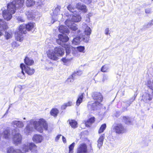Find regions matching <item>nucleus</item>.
Listing matches in <instances>:
<instances>
[{
	"instance_id": "1",
	"label": "nucleus",
	"mask_w": 153,
	"mask_h": 153,
	"mask_svg": "<svg viewBox=\"0 0 153 153\" xmlns=\"http://www.w3.org/2000/svg\"><path fill=\"white\" fill-rule=\"evenodd\" d=\"M33 126L36 130L40 133L43 132V128L47 130L48 128V125L44 119L42 118L37 119L35 120L32 119L30 120L29 123L28 124L24 129L25 133L26 135L30 133L33 129Z\"/></svg>"
},
{
	"instance_id": "2",
	"label": "nucleus",
	"mask_w": 153,
	"mask_h": 153,
	"mask_svg": "<svg viewBox=\"0 0 153 153\" xmlns=\"http://www.w3.org/2000/svg\"><path fill=\"white\" fill-rule=\"evenodd\" d=\"M35 26V23H29L27 25H22L20 26L19 31L15 33V37L17 41L21 42L23 40V34H26L27 30L28 31H31L33 30Z\"/></svg>"
},
{
	"instance_id": "3",
	"label": "nucleus",
	"mask_w": 153,
	"mask_h": 153,
	"mask_svg": "<svg viewBox=\"0 0 153 153\" xmlns=\"http://www.w3.org/2000/svg\"><path fill=\"white\" fill-rule=\"evenodd\" d=\"M64 53V50L61 47H56L53 50L50 49L47 52L48 57L53 60L56 61L58 59L59 56H62Z\"/></svg>"
},
{
	"instance_id": "4",
	"label": "nucleus",
	"mask_w": 153,
	"mask_h": 153,
	"mask_svg": "<svg viewBox=\"0 0 153 153\" xmlns=\"http://www.w3.org/2000/svg\"><path fill=\"white\" fill-rule=\"evenodd\" d=\"M92 97L93 99L96 100L94 103H93L92 105L89 104L88 105V107L90 108L93 110H95L97 109V105H99L102 101L103 98L101 94L98 92H95L93 93Z\"/></svg>"
},
{
	"instance_id": "5",
	"label": "nucleus",
	"mask_w": 153,
	"mask_h": 153,
	"mask_svg": "<svg viewBox=\"0 0 153 153\" xmlns=\"http://www.w3.org/2000/svg\"><path fill=\"white\" fill-rule=\"evenodd\" d=\"M24 2V0H13L10 3V19L12 17L11 15L15 12L16 8L22 7Z\"/></svg>"
},
{
	"instance_id": "6",
	"label": "nucleus",
	"mask_w": 153,
	"mask_h": 153,
	"mask_svg": "<svg viewBox=\"0 0 153 153\" xmlns=\"http://www.w3.org/2000/svg\"><path fill=\"white\" fill-rule=\"evenodd\" d=\"M65 25L72 30L71 33L72 36L78 35L80 34V31L79 30H78L76 25L74 23H73L70 19H67L65 21Z\"/></svg>"
},
{
	"instance_id": "7",
	"label": "nucleus",
	"mask_w": 153,
	"mask_h": 153,
	"mask_svg": "<svg viewBox=\"0 0 153 153\" xmlns=\"http://www.w3.org/2000/svg\"><path fill=\"white\" fill-rule=\"evenodd\" d=\"M60 9L61 7L59 6H57L55 9L53 11V12L51 13L52 18V21H53L52 22V23H53L55 21L59 20L62 18V15L59 13Z\"/></svg>"
},
{
	"instance_id": "8",
	"label": "nucleus",
	"mask_w": 153,
	"mask_h": 153,
	"mask_svg": "<svg viewBox=\"0 0 153 153\" xmlns=\"http://www.w3.org/2000/svg\"><path fill=\"white\" fill-rule=\"evenodd\" d=\"M90 149L88 151L87 146L85 143H81L78 146L76 150V153H94L93 150L91 145H90Z\"/></svg>"
},
{
	"instance_id": "9",
	"label": "nucleus",
	"mask_w": 153,
	"mask_h": 153,
	"mask_svg": "<svg viewBox=\"0 0 153 153\" xmlns=\"http://www.w3.org/2000/svg\"><path fill=\"white\" fill-rule=\"evenodd\" d=\"M0 29L4 30L5 31L4 37L6 39L10 38V32L8 29V27L6 22L1 19H0Z\"/></svg>"
},
{
	"instance_id": "10",
	"label": "nucleus",
	"mask_w": 153,
	"mask_h": 153,
	"mask_svg": "<svg viewBox=\"0 0 153 153\" xmlns=\"http://www.w3.org/2000/svg\"><path fill=\"white\" fill-rule=\"evenodd\" d=\"M19 132V131H12L13 142L16 145H18L21 143L22 136Z\"/></svg>"
},
{
	"instance_id": "11",
	"label": "nucleus",
	"mask_w": 153,
	"mask_h": 153,
	"mask_svg": "<svg viewBox=\"0 0 153 153\" xmlns=\"http://www.w3.org/2000/svg\"><path fill=\"white\" fill-rule=\"evenodd\" d=\"M64 45V48L66 53V58H62L61 60L63 62L66 63L70 61L72 59V58H69V54L71 52L72 46L70 45L67 44H65Z\"/></svg>"
},
{
	"instance_id": "12",
	"label": "nucleus",
	"mask_w": 153,
	"mask_h": 153,
	"mask_svg": "<svg viewBox=\"0 0 153 153\" xmlns=\"http://www.w3.org/2000/svg\"><path fill=\"white\" fill-rule=\"evenodd\" d=\"M59 39L56 40L57 43L64 47L65 44L68 45L67 43H64L67 42L69 40V38L65 34H60L58 35Z\"/></svg>"
},
{
	"instance_id": "13",
	"label": "nucleus",
	"mask_w": 153,
	"mask_h": 153,
	"mask_svg": "<svg viewBox=\"0 0 153 153\" xmlns=\"http://www.w3.org/2000/svg\"><path fill=\"white\" fill-rule=\"evenodd\" d=\"M11 126L15 128L12 131H19V129L22 128L24 126V124L21 121L15 120L12 122Z\"/></svg>"
},
{
	"instance_id": "14",
	"label": "nucleus",
	"mask_w": 153,
	"mask_h": 153,
	"mask_svg": "<svg viewBox=\"0 0 153 153\" xmlns=\"http://www.w3.org/2000/svg\"><path fill=\"white\" fill-rule=\"evenodd\" d=\"M20 68L22 70V74L24 75L23 70H24L25 72L29 75L33 74L35 70L33 68H31L30 67L25 66L23 64H22L20 65Z\"/></svg>"
},
{
	"instance_id": "15",
	"label": "nucleus",
	"mask_w": 153,
	"mask_h": 153,
	"mask_svg": "<svg viewBox=\"0 0 153 153\" xmlns=\"http://www.w3.org/2000/svg\"><path fill=\"white\" fill-rule=\"evenodd\" d=\"M29 149L28 143L24 144L22 150L18 149H14L10 147V153H24L28 152Z\"/></svg>"
},
{
	"instance_id": "16",
	"label": "nucleus",
	"mask_w": 153,
	"mask_h": 153,
	"mask_svg": "<svg viewBox=\"0 0 153 153\" xmlns=\"http://www.w3.org/2000/svg\"><path fill=\"white\" fill-rule=\"evenodd\" d=\"M114 130L117 134H123L126 132V130L123 125L120 123L117 124L114 128Z\"/></svg>"
},
{
	"instance_id": "17",
	"label": "nucleus",
	"mask_w": 153,
	"mask_h": 153,
	"mask_svg": "<svg viewBox=\"0 0 153 153\" xmlns=\"http://www.w3.org/2000/svg\"><path fill=\"white\" fill-rule=\"evenodd\" d=\"M10 3H8L7 5V10H4L3 11L2 15L4 19L8 21L10 20Z\"/></svg>"
},
{
	"instance_id": "18",
	"label": "nucleus",
	"mask_w": 153,
	"mask_h": 153,
	"mask_svg": "<svg viewBox=\"0 0 153 153\" xmlns=\"http://www.w3.org/2000/svg\"><path fill=\"white\" fill-rule=\"evenodd\" d=\"M73 13L74 14L72 16L71 18L69 19H70L71 22H78L81 21L82 18L80 15L77 13L76 12Z\"/></svg>"
},
{
	"instance_id": "19",
	"label": "nucleus",
	"mask_w": 153,
	"mask_h": 153,
	"mask_svg": "<svg viewBox=\"0 0 153 153\" xmlns=\"http://www.w3.org/2000/svg\"><path fill=\"white\" fill-rule=\"evenodd\" d=\"M76 7L78 10H80L84 13L86 12L87 10L86 6L81 3H78L76 4Z\"/></svg>"
},
{
	"instance_id": "20",
	"label": "nucleus",
	"mask_w": 153,
	"mask_h": 153,
	"mask_svg": "<svg viewBox=\"0 0 153 153\" xmlns=\"http://www.w3.org/2000/svg\"><path fill=\"white\" fill-rule=\"evenodd\" d=\"M43 139V137L39 134H35L33 137V141L36 143H41Z\"/></svg>"
},
{
	"instance_id": "21",
	"label": "nucleus",
	"mask_w": 153,
	"mask_h": 153,
	"mask_svg": "<svg viewBox=\"0 0 153 153\" xmlns=\"http://www.w3.org/2000/svg\"><path fill=\"white\" fill-rule=\"evenodd\" d=\"M153 96L149 93H146L143 96V99L146 102H148L152 100Z\"/></svg>"
},
{
	"instance_id": "22",
	"label": "nucleus",
	"mask_w": 153,
	"mask_h": 153,
	"mask_svg": "<svg viewBox=\"0 0 153 153\" xmlns=\"http://www.w3.org/2000/svg\"><path fill=\"white\" fill-rule=\"evenodd\" d=\"M59 32L63 34H68L69 33V31L68 27L64 25H61L59 27Z\"/></svg>"
},
{
	"instance_id": "23",
	"label": "nucleus",
	"mask_w": 153,
	"mask_h": 153,
	"mask_svg": "<svg viewBox=\"0 0 153 153\" xmlns=\"http://www.w3.org/2000/svg\"><path fill=\"white\" fill-rule=\"evenodd\" d=\"M85 47L84 46H79L76 48V51L74 52V54L75 56H78L79 54H78V51L84 53V52Z\"/></svg>"
},
{
	"instance_id": "24",
	"label": "nucleus",
	"mask_w": 153,
	"mask_h": 153,
	"mask_svg": "<svg viewBox=\"0 0 153 153\" xmlns=\"http://www.w3.org/2000/svg\"><path fill=\"white\" fill-rule=\"evenodd\" d=\"M104 139V134H103L101 135L99 139H98L97 141V146L100 149V148L102 146L103 141V140Z\"/></svg>"
},
{
	"instance_id": "25",
	"label": "nucleus",
	"mask_w": 153,
	"mask_h": 153,
	"mask_svg": "<svg viewBox=\"0 0 153 153\" xmlns=\"http://www.w3.org/2000/svg\"><path fill=\"white\" fill-rule=\"evenodd\" d=\"M83 27L85 28V34L87 36H89L91 34V30L90 28L85 23H83Z\"/></svg>"
},
{
	"instance_id": "26",
	"label": "nucleus",
	"mask_w": 153,
	"mask_h": 153,
	"mask_svg": "<svg viewBox=\"0 0 153 153\" xmlns=\"http://www.w3.org/2000/svg\"><path fill=\"white\" fill-rule=\"evenodd\" d=\"M25 64L28 66L32 65L34 63L33 60L27 57H26L24 59Z\"/></svg>"
},
{
	"instance_id": "27",
	"label": "nucleus",
	"mask_w": 153,
	"mask_h": 153,
	"mask_svg": "<svg viewBox=\"0 0 153 153\" xmlns=\"http://www.w3.org/2000/svg\"><path fill=\"white\" fill-rule=\"evenodd\" d=\"M82 39L81 36H76L74 38L72 41V43L73 45H76L79 44Z\"/></svg>"
},
{
	"instance_id": "28",
	"label": "nucleus",
	"mask_w": 153,
	"mask_h": 153,
	"mask_svg": "<svg viewBox=\"0 0 153 153\" xmlns=\"http://www.w3.org/2000/svg\"><path fill=\"white\" fill-rule=\"evenodd\" d=\"M29 146V149L32 152L36 151L37 146L34 143H28Z\"/></svg>"
},
{
	"instance_id": "29",
	"label": "nucleus",
	"mask_w": 153,
	"mask_h": 153,
	"mask_svg": "<svg viewBox=\"0 0 153 153\" xmlns=\"http://www.w3.org/2000/svg\"><path fill=\"white\" fill-rule=\"evenodd\" d=\"M84 93H82L78 97V98L76 101V105L77 106H79L82 102L83 98Z\"/></svg>"
},
{
	"instance_id": "30",
	"label": "nucleus",
	"mask_w": 153,
	"mask_h": 153,
	"mask_svg": "<svg viewBox=\"0 0 153 153\" xmlns=\"http://www.w3.org/2000/svg\"><path fill=\"white\" fill-rule=\"evenodd\" d=\"M3 137L7 139L10 136V130L8 128L6 129L3 134Z\"/></svg>"
},
{
	"instance_id": "31",
	"label": "nucleus",
	"mask_w": 153,
	"mask_h": 153,
	"mask_svg": "<svg viewBox=\"0 0 153 153\" xmlns=\"http://www.w3.org/2000/svg\"><path fill=\"white\" fill-rule=\"evenodd\" d=\"M67 9L70 12L73 13L76 12V8L72 4H69L67 7Z\"/></svg>"
},
{
	"instance_id": "32",
	"label": "nucleus",
	"mask_w": 153,
	"mask_h": 153,
	"mask_svg": "<svg viewBox=\"0 0 153 153\" xmlns=\"http://www.w3.org/2000/svg\"><path fill=\"white\" fill-rule=\"evenodd\" d=\"M59 113V110L56 108L52 109L50 112L51 114L54 117H56Z\"/></svg>"
},
{
	"instance_id": "33",
	"label": "nucleus",
	"mask_w": 153,
	"mask_h": 153,
	"mask_svg": "<svg viewBox=\"0 0 153 153\" xmlns=\"http://www.w3.org/2000/svg\"><path fill=\"white\" fill-rule=\"evenodd\" d=\"M26 6L28 7H32L35 4V1L33 0H27L25 2Z\"/></svg>"
},
{
	"instance_id": "34",
	"label": "nucleus",
	"mask_w": 153,
	"mask_h": 153,
	"mask_svg": "<svg viewBox=\"0 0 153 153\" xmlns=\"http://www.w3.org/2000/svg\"><path fill=\"white\" fill-rule=\"evenodd\" d=\"M69 124L73 128H75L77 127V123L74 120H71L69 121Z\"/></svg>"
},
{
	"instance_id": "35",
	"label": "nucleus",
	"mask_w": 153,
	"mask_h": 153,
	"mask_svg": "<svg viewBox=\"0 0 153 153\" xmlns=\"http://www.w3.org/2000/svg\"><path fill=\"white\" fill-rule=\"evenodd\" d=\"M123 121L126 124H129L131 123V118L128 117H123Z\"/></svg>"
},
{
	"instance_id": "36",
	"label": "nucleus",
	"mask_w": 153,
	"mask_h": 153,
	"mask_svg": "<svg viewBox=\"0 0 153 153\" xmlns=\"http://www.w3.org/2000/svg\"><path fill=\"white\" fill-rule=\"evenodd\" d=\"M75 78V77L72 74L71 76H70L68 78L66 81V82L67 83L70 84V83L73 82Z\"/></svg>"
},
{
	"instance_id": "37",
	"label": "nucleus",
	"mask_w": 153,
	"mask_h": 153,
	"mask_svg": "<svg viewBox=\"0 0 153 153\" xmlns=\"http://www.w3.org/2000/svg\"><path fill=\"white\" fill-rule=\"evenodd\" d=\"M75 143L74 142L72 143L71 144L69 147V152L68 153H73L74 149L75 146Z\"/></svg>"
},
{
	"instance_id": "38",
	"label": "nucleus",
	"mask_w": 153,
	"mask_h": 153,
	"mask_svg": "<svg viewBox=\"0 0 153 153\" xmlns=\"http://www.w3.org/2000/svg\"><path fill=\"white\" fill-rule=\"evenodd\" d=\"M106 128V124H102L100 127L99 131L98 133L99 134L102 133L103 132L104 130Z\"/></svg>"
},
{
	"instance_id": "39",
	"label": "nucleus",
	"mask_w": 153,
	"mask_h": 153,
	"mask_svg": "<svg viewBox=\"0 0 153 153\" xmlns=\"http://www.w3.org/2000/svg\"><path fill=\"white\" fill-rule=\"evenodd\" d=\"M72 105V102L71 101H69L68 102L64 104L62 106V109H65L67 106H71Z\"/></svg>"
},
{
	"instance_id": "40",
	"label": "nucleus",
	"mask_w": 153,
	"mask_h": 153,
	"mask_svg": "<svg viewBox=\"0 0 153 153\" xmlns=\"http://www.w3.org/2000/svg\"><path fill=\"white\" fill-rule=\"evenodd\" d=\"M108 69L109 67L108 66L104 65L102 67L101 71L103 72H106L108 71Z\"/></svg>"
},
{
	"instance_id": "41",
	"label": "nucleus",
	"mask_w": 153,
	"mask_h": 153,
	"mask_svg": "<svg viewBox=\"0 0 153 153\" xmlns=\"http://www.w3.org/2000/svg\"><path fill=\"white\" fill-rule=\"evenodd\" d=\"M85 36V35L82 36L81 38H82V39H81L82 40H83V41L85 42H87L89 40V37L88 36Z\"/></svg>"
},
{
	"instance_id": "42",
	"label": "nucleus",
	"mask_w": 153,
	"mask_h": 153,
	"mask_svg": "<svg viewBox=\"0 0 153 153\" xmlns=\"http://www.w3.org/2000/svg\"><path fill=\"white\" fill-rule=\"evenodd\" d=\"M20 44L19 43L16 42H13L11 43L12 47L13 48H17L19 46Z\"/></svg>"
},
{
	"instance_id": "43",
	"label": "nucleus",
	"mask_w": 153,
	"mask_h": 153,
	"mask_svg": "<svg viewBox=\"0 0 153 153\" xmlns=\"http://www.w3.org/2000/svg\"><path fill=\"white\" fill-rule=\"evenodd\" d=\"M82 71L79 70H78L76 71H75L73 75L75 76L76 75L80 76L82 74Z\"/></svg>"
},
{
	"instance_id": "44",
	"label": "nucleus",
	"mask_w": 153,
	"mask_h": 153,
	"mask_svg": "<svg viewBox=\"0 0 153 153\" xmlns=\"http://www.w3.org/2000/svg\"><path fill=\"white\" fill-rule=\"evenodd\" d=\"M147 86L151 89L153 90V87L151 84V81L148 80L147 81Z\"/></svg>"
},
{
	"instance_id": "45",
	"label": "nucleus",
	"mask_w": 153,
	"mask_h": 153,
	"mask_svg": "<svg viewBox=\"0 0 153 153\" xmlns=\"http://www.w3.org/2000/svg\"><path fill=\"white\" fill-rule=\"evenodd\" d=\"M153 25V19L149 21L146 27H149Z\"/></svg>"
},
{
	"instance_id": "46",
	"label": "nucleus",
	"mask_w": 153,
	"mask_h": 153,
	"mask_svg": "<svg viewBox=\"0 0 153 153\" xmlns=\"http://www.w3.org/2000/svg\"><path fill=\"white\" fill-rule=\"evenodd\" d=\"M152 11V9L150 8H147L145 9V13L146 14L151 13Z\"/></svg>"
},
{
	"instance_id": "47",
	"label": "nucleus",
	"mask_w": 153,
	"mask_h": 153,
	"mask_svg": "<svg viewBox=\"0 0 153 153\" xmlns=\"http://www.w3.org/2000/svg\"><path fill=\"white\" fill-rule=\"evenodd\" d=\"M95 118L94 117H92L89 119L87 122L88 123L91 124L93 123L94 121Z\"/></svg>"
},
{
	"instance_id": "48",
	"label": "nucleus",
	"mask_w": 153,
	"mask_h": 153,
	"mask_svg": "<svg viewBox=\"0 0 153 153\" xmlns=\"http://www.w3.org/2000/svg\"><path fill=\"white\" fill-rule=\"evenodd\" d=\"M26 15H27V17L28 19H29L30 20L34 18V17L32 14H29L28 13V14L27 13Z\"/></svg>"
},
{
	"instance_id": "49",
	"label": "nucleus",
	"mask_w": 153,
	"mask_h": 153,
	"mask_svg": "<svg viewBox=\"0 0 153 153\" xmlns=\"http://www.w3.org/2000/svg\"><path fill=\"white\" fill-rule=\"evenodd\" d=\"M105 34L107 35L108 34H110V30L109 29V28H106L105 30Z\"/></svg>"
},
{
	"instance_id": "50",
	"label": "nucleus",
	"mask_w": 153,
	"mask_h": 153,
	"mask_svg": "<svg viewBox=\"0 0 153 153\" xmlns=\"http://www.w3.org/2000/svg\"><path fill=\"white\" fill-rule=\"evenodd\" d=\"M43 4V3L41 0H38L37 2V5L38 6H41Z\"/></svg>"
},
{
	"instance_id": "51",
	"label": "nucleus",
	"mask_w": 153,
	"mask_h": 153,
	"mask_svg": "<svg viewBox=\"0 0 153 153\" xmlns=\"http://www.w3.org/2000/svg\"><path fill=\"white\" fill-rule=\"evenodd\" d=\"M18 21L20 22H23L24 21V19L22 18V17L19 16V17L17 19Z\"/></svg>"
},
{
	"instance_id": "52",
	"label": "nucleus",
	"mask_w": 153,
	"mask_h": 153,
	"mask_svg": "<svg viewBox=\"0 0 153 153\" xmlns=\"http://www.w3.org/2000/svg\"><path fill=\"white\" fill-rule=\"evenodd\" d=\"M108 78L107 76L104 75L102 79V81L104 82L105 81L107 80L108 79Z\"/></svg>"
},
{
	"instance_id": "53",
	"label": "nucleus",
	"mask_w": 153,
	"mask_h": 153,
	"mask_svg": "<svg viewBox=\"0 0 153 153\" xmlns=\"http://www.w3.org/2000/svg\"><path fill=\"white\" fill-rule=\"evenodd\" d=\"M61 135L59 134L58 135H57L56 137L55 138V140L56 141H57L58 140H59V138L61 136Z\"/></svg>"
},
{
	"instance_id": "54",
	"label": "nucleus",
	"mask_w": 153,
	"mask_h": 153,
	"mask_svg": "<svg viewBox=\"0 0 153 153\" xmlns=\"http://www.w3.org/2000/svg\"><path fill=\"white\" fill-rule=\"evenodd\" d=\"M84 1L88 4H90L92 1L91 0H84Z\"/></svg>"
},
{
	"instance_id": "55",
	"label": "nucleus",
	"mask_w": 153,
	"mask_h": 153,
	"mask_svg": "<svg viewBox=\"0 0 153 153\" xmlns=\"http://www.w3.org/2000/svg\"><path fill=\"white\" fill-rule=\"evenodd\" d=\"M62 139L64 143H65L66 142V138L63 136H62Z\"/></svg>"
},
{
	"instance_id": "56",
	"label": "nucleus",
	"mask_w": 153,
	"mask_h": 153,
	"mask_svg": "<svg viewBox=\"0 0 153 153\" xmlns=\"http://www.w3.org/2000/svg\"><path fill=\"white\" fill-rule=\"evenodd\" d=\"M9 108H10V106H9V108H8V110L6 112V113L4 114V116H5L6 115V114L8 112V109H9Z\"/></svg>"
},
{
	"instance_id": "57",
	"label": "nucleus",
	"mask_w": 153,
	"mask_h": 153,
	"mask_svg": "<svg viewBox=\"0 0 153 153\" xmlns=\"http://www.w3.org/2000/svg\"><path fill=\"white\" fill-rule=\"evenodd\" d=\"M2 34V33L1 31V30H0V36H1Z\"/></svg>"
},
{
	"instance_id": "58",
	"label": "nucleus",
	"mask_w": 153,
	"mask_h": 153,
	"mask_svg": "<svg viewBox=\"0 0 153 153\" xmlns=\"http://www.w3.org/2000/svg\"><path fill=\"white\" fill-rule=\"evenodd\" d=\"M46 69H47L48 70V69H52V68L50 67V68H46Z\"/></svg>"
},
{
	"instance_id": "59",
	"label": "nucleus",
	"mask_w": 153,
	"mask_h": 153,
	"mask_svg": "<svg viewBox=\"0 0 153 153\" xmlns=\"http://www.w3.org/2000/svg\"><path fill=\"white\" fill-rule=\"evenodd\" d=\"M131 103H129V104H128V106H129L130 104Z\"/></svg>"
},
{
	"instance_id": "60",
	"label": "nucleus",
	"mask_w": 153,
	"mask_h": 153,
	"mask_svg": "<svg viewBox=\"0 0 153 153\" xmlns=\"http://www.w3.org/2000/svg\"><path fill=\"white\" fill-rule=\"evenodd\" d=\"M23 119H24V120H25V119H26V118H25V117H24V118H23Z\"/></svg>"
},
{
	"instance_id": "61",
	"label": "nucleus",
	"mask_w": 153,
	"mask_h": 153,
	"mask_svg": "<svg viewBox=\"0 0 153 153\" xmlns=\"http://www.w3.org/2000/svg\"><path fill=\"white\" fill-rule=\"evenodd\" d=\"M152 128L153 129V125H152Z\"/></svg>"
},
{
	"instance_id": "62",
	"label": "nucleus",
	"mask_w": 153,
	"mask_h": 153,
	"mask_svg": "<svg viewBox=\"0 0 153 153\" xmlns=\"http://www.w3.org/2000/svg\"><path fill=\"white\" fill-rule=\"evenodd\" d=\"M66 15L67 16H68V13H67V14Z\"/></svg>"
},
{
	"instance_id": "63",
	"label": "nucleus",
	"mask_w": 153,
	"mask_h": 153,
	"mask_svg": "<svg viewBox=\"0 0 153 153\" xmlns=\"http://www.w3.org/2000/svg\"><path fill=\"white\" fill-rule=\"evenodd\" d=\"M7 153H9L8 150V151H7Z\"/></svg>"
},
{
	"instance_id": "64",
	"label": "nucleus",
	"mask_w": 153,
	"mask_h": 153,
	"mask_svg": "<svg viewBox=\"0 0 153 153\" xmlns=\"http://www.w3.org/2000/svg\"><path fill=\"white\" fill-rule=\"evenodd\" d=\"M124 109H125L124 110H126V108H124Z\"/></svg>"
}]
</instances>
